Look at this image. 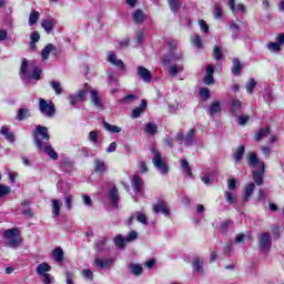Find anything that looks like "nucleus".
<instances>
[{"instance_id":"f257e3e1","label":"nucleus","mask_w":284,"mask_h":284,"mask_svg":"<svg viewBox=\"0 0 284 284\" xmlns=\"http://www.w3.org/2000/svg\"><path fill=\"white\" fill-rule=\"evenodd\" d=\"M50 141V133H48V128L38 125L37 131L34 132V143L36 148L48 154L50 159L57 161L59 159V154L54 151L52 145L48 144Z\"/></svg>"},{"instance_id":"f03ea898","label":"nucleus","mask_w":284,"mask_h":284,"mask_svg":"<svg viewBox=\"0 0 284 284\" xmlns=\"http://www.w3.org/2000/svg\"><path fill=\"white\" fill-rule=\"evenodd\" d=\"M169 47L171 48V52L163 57V65H170V63H174V61H181V59H183V52L179 50V42L170 40Z\"/></svg>"},{"instance_id":"7ed1b4c3","label":"nucleus","mask_w":284,"mask_h":284,"mask_svg":"<svg viewBox=\"0 0 284 284\" xmlns=\"http://www.w3.org/2000/svg\"><path fill=\"white\" fill-rule=\"evenodd\" d=\"M151 152L153 154V159H152L153 165L158 170V172L162 176H165V174H169L170 165H168V162H165V158H163V155H161V153L155 149H152Z\"/></svg>"},{"instance_id":"20e7f679","label":"nucleus","mask_w":284,"mask_h":284,"mask_svg":"<svg viewBox=\"0 0 284 284\" xmlns=\"http://www.w3.org/2000/svg\"><path fill=\"white\" fill-rule=\"evenodd\" d=\"M3 236L8 240L9 247H19L21 245V231L19 229L6 230Z\"/></svg>"},{"instance_id":"39448f33","label":"nucleus","mask_w":284,"mask_h":284,"mask_svg":"<svg viewBox=\"0 0 284 284\" xmlns=\"http://www.w3.org/2000/svg\"><path fill=\"white\" fill-rule=\"evenodd\" d=\"M51 270L52 266H50L48 262H43L36 267V273L38 274V276H41L44 284H52V276H50V273H48Z\"/></svg>"},{"instance_id":"423d86ee","label":"nucleus","mask_w":284,"mask_h":284,"mask_svg":"<svg viewBox=\"0 0 284 284\" xmlns=\"http://www.w3.org/2000/svg\"><path fill=\"white\" fill-rule=\"evenodd\" d=\"M257 245L261 252H270L272 250V234L263 232L257 235Z\"/></svg>"},{"instance_id":"0eeeda50","label":"nucleus","mask_w":284,"mask_h":284,"mask_svg":"<svg viewBox=\"0 0 284 284\" xmlns=\"http://www.w3.org/2000/svg\"><path fill=\"white\" fill-rule=\"evenodd\" d=\"M39 110L41 112V114H43V116H48V118H52L54 116V104H52V102L45 101V99L40 98L39 99Z\"/></svg>"},{"instance_id":"6e6552de","label":"nucleus","mask_w":284,"mask_h":284,"mask_svg":"<svg viewBox=\"0 0 284 284\" xmlns=\"http://www.w3.org/2000/svg\"><path fill=\"white\" fill-rule=\"evenodd\" d=\"M21 72L22 75L27 79H34L36 81H39V79H41V69H39V67H36L32 71V74H30V72L28 71V60L26 59L22 60Z\"/></svg>"},{"instance_id":"1a4fd4ad","label":"nucleus","mask_w":284,"mask_h":284,"mask_svg":"<svg viewBox=\"0 0 284 284\" xmlns=\"http://www.w3.org/2000/svg\"><path fill=\"white\" fill-rule=\"evenodd\" d=\"M90 92V87L85 85L84 89L80 90L77 94H71L68 97L70 101V105H77V103H81L85 101V97Z\"/></svg>"},{"instance_id":"9d476101","label":"nucleus","mask_w":284,"mask_h":284,"mask_svg":"<svg viewBox=\"0 0 284 284\" xmlns=\"http://www.w3.org/2000/svg\"><path fill=\"white\" fill-rule=\"evenodd\" d=\"M246 163L248 168L258 170L265 168V163L258 160V156L254 152H248L246 155Z\"/></svg>"},{"instance_id":"9b49d317","label":"nucleus","mask_w":284,"mask_h":284,"mask_svg":"<svg viewBox=\"0 0 284 284\" xmlns=\"http://www.w3.org/2000/svg\"><path fill=\"white\" fill-rule=\"evenodd\" d=\"M94 265L95 267H99V270H110V267L114 265V258L113 257H109V258L95 257Z\"/></svg>"},{"instance_id":"f8f14e48","label":"nucleus","mask_w":284,"mask_h":284,"mask_svg":"<svg viewBox=\"0 0 284 284\" xmlns=\"http://www.w3.org/2000/svg\"><path fill=\"white\" fill-rule=\"evenodd\" d=\"M108 62L111 63V65L119 68V70H125V63H123L121 59H118L115 52L111 51L108 53Z\"/></svg>"},{"instance_id":"ddd939ff","label":"nucleus","mask_w":284,"mask_h":284,"mask_svg":"<svg viewBox=\"0 0 284 284\" xmlns=\"http://www.w3.org/2000/svg\"><path fill=\"white\" fill-rule=\"evenodd\" d=\"M227 6L233 14H236V12H241V14H245V12H247V8H245V4L243 3L236 4V0H229Z\"/></svg>"},{"instance_id":"4468645a","label":"nucleus","mask_w":284,"mask_h":284,"mask_svg":"<svg viewBox=\"0 0 284 284\" xmlns=\"http://www.w3.org/2000/svg\"><path fill=\"white\" fill-rule=\"evenodd\" d=\"M61 207H63V202L61 200H51V212L54 219L61 216Z\"/></svg>"},{"instance_id":"2eb2a0df","label":"nucleus","mask_w":284,"mask_h":284,"mask_svg":"<svg viewBox=\"0 0 284 284\" xmlns=\"http://www.w3.org/2000/svg\"><path fill=\"white\" fill-rule=\"evenodd\" d=\"M57 26V20L54 19H43L41 20V28L47 32V34H51L52 30Z\"/></svg>"},{"instance_id":"dca6fc26","label":"nucleus","mask_w":284,"mask_h":284,"mask_svg":"<svg viewBox=\"0 0 284 284\" xmlns=\"http://www.w3.org/2000/svg\"><path fill=\"white\" fill-rule=\"evenodd\" d=\"M265 174V166L257 169V171H252L253 181L256 185H263V176Z\"/></svg>"},{"instance_id":"f3484780","label":"nucleus","mask_w":284,"mask_h":284,"mask_svg":"<svg viewBox=\"0 0 284 284\" xmlns=\"http://www.w3.org/2000/svg\"><path fill=\"white\" fill-rule=\"evenodd\" d=\"M134 219H136V221L139 223H142V225H146V223H148V216L144 213L135 212L129 219V221H128L129 225H132Z\"/></svg>"},{"instance_id":"a211bd4d","label":"nucleus","mask_w":284,"mask_h":284,"mask_svg":"<svg viewBox=\"0 0 284 284\" xmlns=\"http://www.w3.org/2000/svg\"><path fill=\"white\" fill-rule=\"evenodd\" d=\"M138 74L144 83H150V81H152V74L145 67H138Z\"/></svg>"},{"instance_id":"6ab92c4d","label":"nucleus","mask_w":284,"mask_h":284,"mask_svg":"<svg viewBox=\"0 0 284 284\" xmlns=\"http://www.w3.org/2000/svg\"><path fill=\"white\" fill-rule=\"evenodd\" d=\"M90 99L94 108H97L98 110H101V108H103L101 95H99V92H97V90H91Z\"/></svg>"},{"instance_id":"aec40b11","label":"nucleus","mask_w":284,"mask_h":284,"mask_svg":"<svg viewBox=\"0 0 284 284\" xmlns=\"http://www.w3.org/2000/svg\"><path fill=\"white\" fill-rule=\"evenodd\" d=\"M222 106L221 102L214 101L209 105L207 114L211 116H216V114H221Z\"/></svg>"},{"instance_id":"412c9836","label":"nucleus","mask_w":284,"mask_h":284,"mask_svg":"<svg viewBox=\"0 0 284 284\" xmlns=\"http://www.w3.org/2000/svg\"><path fill=\"white\" fill-rule=\"evenodd\" d=\"M54 51H57V47L54 44H47L41 52L42 61H48V59L50 58V53Z\"/></svg>"},{"instance_id":"4be33fe9","label":"nucleus","mask_w":284,"mask_h":284,"mask_svg":"<svg viewBox=\"0 0 284 284\" xmlns=\"http://www.w3.org/2000/svg\"><path fill=\"white\" fill-rule=\"evenodd\" d=\"M109 197L111 201V204L116 207V205H119V189H116V186H113L110 192H109Z\"/></svg>"},{"instance_id":"5701e85b","label":"nucleus","mask_w":284,"mask_h":284,"mask_svg":"<svg viewBox=\"0 0 284 284\" xmlns=\"http://www.w3.org/2000/svg\"><path fill=\"white\" fill-rule=\"evenodd\" d=\"M148 108V101L142 100L139 108L134 109L132 111V119H139L143 112H145V109Z\"/></svg>"},{"instance_id":"b1692460","label":"nucleus","mask_w":284,"mask_h":284,"mask_svg":"<svg viewBox=\"0 0 284 284\" xmlns=\"http://www.w3.org/2000/svg\"><path fill=\"white\" fill-rule=\"evenodd\" d=\"M214 67L207 65L206 67V75L204 78L205 85H212L214 83Z\"/></svg>"},{"instance_id":"393cba45","label":"nucleus","mask_w":284,"mask_h":284,"mask_svg":"<svg viewBox=\"0 0 284 284\" xmlns=\"http://www.w3.org/2000/svg\"><path fill=\"white\" fill-rule=\"evenodd\" d=\"M154 214H164V216H170V210L165 206V203L160 202L153 209Z\"/></svg>"},{"instance_id":"a878e982","label":"nucleus","mask_w":284,"mask_h":284,"mask_svg":"<svg viewBox=\"0 0 284 284\" xmlns=\"http://www.w3.org/2000/svg\"><path fill=\"white\" fill-rule=\"evenodd\" d=\"M243 103L241 102V100H233L231 103V113L233 114V116H239V114H241V108H242Z\"/></svg>"},{"instance_id":"bb28decb","label":"nucleus","mask_w":284,"mask_h":284,"mask_svg":"<svg viewBox=\"0 0 284 284\" xmlns=\"http://www.w3.org/2000/svg\"><path fill=\"white\" fill-rule=\"evenodd\" d=\"M105 243H108L105 237H101L95 242L94 250L97 254H103V252H105Z\"/></svg>"},{"instance_id":"cd10ccee","label":"nucleus","mask_w":284,"mask_h":284,"mask_svg":"<svg viewBox=\"0 0 284 284\" xmlns=\"http://www.w3.org/2000/svg\"><path fill=\"white\" fill-rule=\"evenodd\" d=\"M224 196H225V201H226V203H229V205H234L239 199V195L232 191H225Z\"/></svg>"},{"instance_id":"c85d7f7f","label":"nucleus","mask_w":284,"mask_h":284,"mask_svg":"<svg viewBox=\"0 0 284 284\" xmlns=\"http://www.w3.org/2000/svg\"><path fill=\"white\" fill-rule=\"evenodd\" d=\"M133 187L135 194H141V192H143V180H141L139 175L133 176Z\"/></svg>"},{"instance_id":"c756f323","label":"nucleus","mask_w":284,"mask_h":284,"mask_svg":"<svg viewBox=\"0 0 284 284\" xmlns=\"http://www.w3.org/2000/svg\"><path fill=\"white\" fill-rule=\"evenodd\" d=\"M0 134L7 139L10 143H14V133L10 132L8 126H2L0 130Z\"/></svg>"},{"instance_id":"7c9ffc66","label":"nucleus","mask_w":284,"mask_h":284,"mask_svg":"<svg viewBox=\"0 0 284 284\" xmlns=\"http://www.w3.org/2000/svg\"><path fill=\"white\" fill-rule=\"evenodd\" d=\"M243 154H245V146H237L236 152L234 153V162L241 163V161H243Z\"/></svg>"},{"instance_id":"2f4dec72","label":"nucleus","mask_w":284,"mask_h":284,"mask_svg":"<svg viewBox=\"0 0 284 284\" xmlns=\"http://www.w3.org/2000/svg\"><path fill=\"white\" fill-rule=\"evenodd\" d=\"M254 190H256V185L254 183L246 184L244 201H250V197L254 194Z\"/></svg>"},{"instance_id":"473e14b6","label":"nucleus","mask_w":284,"mask_h":284,"mask_svg":"<svg viewBox=\"0 0 284 284\" xmlns=\"http://www.w3.org/2000/svg\"><path fill=\"white\" fill-rule=\"evenodd\" d=\"M94 170L95 172H99L100 174H103V172H105V170H108V168L105 166V162L97 159L94 160Z\"/></svg>"},{"instance_id":"72a5a7b5","label":"nucleus","mask_w":284,"mask_h":284,"mask_svg":"<svg viewBox=\"0 0 284 284\" xmlns=\"http://www.w3.org/2000/svg\"><path fill=\"white\" fill-rule=\"evenodd\" d=\"M52 256H53L55 263H61V261H63V248L55 247L52 252Z\"/></svg>"},{"instance_id":"f704fd0d","label":"nucleus","mask_w":284,"mask_h":284,"mask_svg":"<svg viewBox=\"0 0 284 284\" xmlns=\"http://www.w3.org/2000/svg\"><path fill=\"white\" fill-rule=\"evenodd\" d=\"M134 23H143L145 21V13L142 10H136L133 13Z\"/></svg>"},{"instance_id":"c9c22d12","label":"nucleus","mask_w":284,"mask_h":284,"mask_svg":"<svg viewBox=\"0 0 284 284\" xmlns=\"http://www.w3.org/2000/svg\"><path fill=\"white\" fill-rule=\"evenodd\" d=\"M129 270H131V273L134 276H141L143 273V266H141V264H131L129 265Z\"/></svg>"},{"instance_id":"e433bc0d","label":"nucleus","mask_w":284,"mask_h":284,"mask_svg":"<svg viewBox=\"0 0 284 284\" xmlns=\"http://www.w3.org/2000/svg\"><path fill=\"white\" fill-rule=\"evenodd\" d=\"M114 243L116 247H120V250H123L125 247V244L128 243L126 237H123V235H116L114 237Z\"/></svg>"},{"instance_id":"4c0bfd02","label":"nucleus","mask_w":284,"mask_h":284,"mask_svg":"<svg viewBox=\"0 0 284 284\" xmlns=\"http://www.w3.org/2000/svg\"><path fill=\"white\" fill-rule=\"evenodd\" d=\"M40 17L41 13H39V11H32L29 16V26H37Z\"/></svg>"},{"instance_id":"58836bf2","label":"nucleus","mask_w":284,"mask_h":284,"mask_svg":"<svg viewBox=\"0 0 284 284\" xmlns=\"http://www.w3.org/2000/svg\"><path fill=\"white\" fill-rule=\"evenodd\" d=\"M180 163H181V168L185 172V174H187V176L192 178V169L190 168V162H187V160H185V159H181Z\"/></svg>"},{"instance_id":"ea45409f","label":"nucleus","mask_w":284,"mask_h":284,"mask_svg":"<svg viewBox=\"0 0 284 284\" xmlns=\"http://www.w3.org/2000/svg\"><path fill=\"white\" fill-rule=\"evenodd\" d=\"M270 134V128L261 129L257 133H255L254 138L255 141H261L262 139H265Z\"/></svg>"},{"instance_id":"a19ab883","label":"nucleus","mask_w":284,"mask_h":284,"mask_svg":"<svg viewBox=\"0 0 284 284\" xmlns=\"http://www.w3.org/2000/svg\"><path fill=\"white\" fill-rule=\"evenodd\" d=\"M193 270L194 272H196L197 274H203V261H201V258H195L193 262Z\"/></svg>"},{"instance_id":"79ce46f5","label":"nucleus","mask_w":284,"mask_h":284,"mask_svg":"<svg viewBox=\"0 0 284 284\" xmlns=\"http://www.w3.org/2000/svg\"><path fill=\"white\" fill-rule=\"evenodd\" d=\"M169 6H170L172 12H174V14H176V12H179V10H181V0H169Z\"/></svg>"},{"instance_id":"37998d69","label":"nucleus","mask_w":284,"mask_h":284,"mask_svg":"<svg viewBox=\"0 0 284 284\" xmlns=\"http://www.w3.org/2000/svg\"><path fill=\"white\" fill-rule=\"evenodd\" d=\"M88 141L93 143L95 146L99 145V131H91L88 135Z\"/></svg>"},{"instance_id":"c03bdc74","label":"nucleus","mask_w":284,"mask_h":284,"mask_svg":"<svg viewBox=\"0 0 284 284\" xmlns=\"http://www.w3.org/2000/svg\"><path fill=\"white\" fill-rule=\"evenodd\" d=\"M104 129L108 130V132H111L112 134H119L121 132V126L112 125L108 122H104Z\"/></svg>"},{"instance_id":"a18cd8bd","label":"nucleus","mask_w":284,"mask_h":284,"mask_svg":"<svg viewBox=\"0 0 284 284\" xmlns=\"http://www.w3.org/2000/svg\"><path fill=\"white\" fill-rule=\"evenodd\" d=\"M194 132H195L194 129H191L186 134V136L184 138L186 146H190L192 145V143H194Z\"/></svg>"},{"instance_id":"49530a36","label":"nucleus","mask_w":284,"mask_h":284,"mask_svg":"<svg viewBox=\"0 0 284 284\" xmlns=\"http://www.w3.org/2000/svg\"><path fill=\"white\" fill-rule=\"evenodd\" d=\"M178 72H183V67L173 64L169 69L170 77H176Z\"/></svg>"},{"instance_id":"de8ad7c7","label":"nucleus","mask_w":284,"mask_h":284,"mask_svg":"<svg viewBox=\"0 0 284 284\" xmlns=\"http://www.w3.org/2000/svg\"><path fill=\"white\" fill-rule=\"evenodd\" d=\"M29 116H30V110H28V109H20L18 111V119H19V121H23L26 119H29Z\"/></svg>"},{"instance_id":"09e8293b","label":"nucleus","mask_w":284,"mask_h":284,"mask_svg":"<svg viewBox=\"0 0 284 284\" xmlns=\"http://www.w3.org/2000/svg\"><path fill=\"white\" fill-rule=\"evenodd\" d=\"M271 232L273 235V240L276 241V239H281V232H283V230L281 229V226L275 225L272 226Z\"/></svg>"},{"instance_id":"8fccbe9b","label":"nucleus","mask_w":284,"mask_h":284,"mask_svg":"<svg viewBox=\"0 0 284 284\" xmlns=\"http://www.w3.org/2000/svg\"><path fill=\"white\" fill-rule=\"evenodd\" d=\"M156 130H158V126H156V124H154V123H148V124L145 125V132H146V134L154 135V134H156Z\"/></svg>"},{"instance_id":"3c124183","label":"nucleus","mask_w":284,"mask_h":284,"mask_svg":"<svg viewBox=\"0 0 284 284\" xmlns=\"http://www.w3.org/2000/svg\"><path fill=\"white\" fill-rule=\"evenodd\" d=\"M232 73L237 77V74H241V61L237 59L233 61V69Z\"/></svg>"},{"instance_id":"603ef678","label":"nucleus","mask_w":284,"mask_h":284,"mask_svg":"<svg viewBox=\"0 0 284 284\" xmlns=\"http://www.w3.org/2000/svg\"><path fill=\"white\" fill-rule=\"evenodd\" d=\"M51 88L54 90L55 94H61L63 92V88H61V83L57 81H51Z\"/></svg>"},{"instance_id":"864d4df0","label":"nucleus","mask_w":284,"mask_h":284,"mask_svg":"<svg viewBox=\"0 0 284 284\" xmlns=\"http://www.w3.org/2000/svg\"><path fill=\"white\" fill-rule=\"evenodd\" d=\"M74 202V196L72 194H69L64 197V205L67 210H72V203Z\"/></svg>"},{"instance_id":"5fc2aeb1","label":"nucleus","mask_w":284,"mask_h":284,"mask_svg":"<svg viewBox=\"0 0 284 284\" xmlns=\"http://www.w3.org/2000/svg\"><path fill=\"white\" fill-rule=\"evenodd\" d=\"M213 14L215 19H221L223 17V9L221 8V4L217 3L214 6Z\"/></svg>"},{"instance_id":"6e6d98bb","label":"nucleus","mask_w":284,"mask_h":284,"mask_svg":"<svg viewBox=\"0 0 284 284\" xmlns=\"http://www.w3.org/2000/svg\"><path fill=\"white\" fill-rule=\"evenodd\" d=\"M254 88H256V81L254 79H250L246 83V92L252 94L254 92Z\"/></svg>"},{"instance_id":"4d7b16f0","label":"nucleus","mask_w":284,"mask_h":284,"mask_svg":"<svg viewBox=\"0 0 284 284\" xmlns=\"http://www.w3.org/2000/svg\"><path fill=\"white\" fill-rule=\"evenodd\" d=\"M10 194V186L6 184H0V199H3V196H8Z\"/></svg>"},{"instance_id":"13d9d810","label":"nucleus","mask_w":284,"mask_h":284,"mask_svg":"<svg viewBox=\"0 0 284 284\" xmlns=\"http://www.w3.org/2000/svg\"><path fill=\"white\" fill-rule=\"evenodd\" d=\"M213 57L216 59V61H221L223 59V52L221 50V47H215L213 50Z\"/></svg>"},{"instance_id":"bf43d9fd","label":"nucleus","mask_w":284,"mask_h":284,"mask_svg":"<svg viewBox=\"0 0 284 284\" xmlns=\"http://www.w3.org/2000/svg\"><path fill=\"white\" fill-rule=\"evenodd\" d=\"M267 50L271 52H278V50H281V44L278 42H270L267 44Z\"/></svg>"},{"instance_id":"052dcab7","label":"nucleus","mask_w":284,"mask_h":284,"mask_svg":"<svg viewBox=\"0 0 284 284\" xmlns=\"http://www.w3.org/2000/svg\"><path fill=\"white\" fill-rule=\"evenodd\" d=\"M193 45L195 48H203V42L201 41V37L199 36H193L192 39H191Z\"/></svg>"},{"instance_id":"680f3d73","label":"nucleus","mask_w":284,"mask_h":284,"mask_svg":"<svg viewBox=\"0 0 284 284\" xmlns=\"http://www.w3.org/2000/svg\"><path fill=\"white\" fill-rule=\"evenodd\" d=\"M82 276L87 278V281H92L94 278V274L90 268H85L82 271Z\"/></svg>"},{"instance_id":"e2e57ef3","label":"nucleus","mask_w":284,"mask_h":284,"mask_svg":"<svg viewBox=\"0 0 284 284\" xmlns=\"http://www.w3.org/2000/svg\"><path fill=\"white\" fill-rule=\"evenodd\" d=\"M250 122V115H241L239 119H237V123L239 125H245L246 123Z\"/></svg>"},{"instance_id":"0e129e2a","label":"nucleus","mask_w":284,"mask_h":284,"mask_svg":"<svg viewBox=\"0 0 284 284\" xmlns=\"http://www.w3.org/2000/svg\"><path fill=\"white\" fill-rule=\"evenodd\" d=\"M139 237V234L136 233V231H132L128 234L126 242L130 243V241H136V239Z\"/></svg>"},{"instance_id":"69168bd1","label":"nucleus","mask_w":284,"mask_h":284,"mask_svg":"<svg viewBox=\"0 0 284 284\" xmlns=\"http://www.w3.org/2000/svg\"><path fill=\"white\" fill-rule=\"evenodd\" d=\"M82 201L87 207H92V197L90 195H82Z\"/></svg>"},{"instance_id":"338daca9","label":"nucleus","mask_w":284,"mask_h":284,"mask_svg":"<svg viewBox=\"0 0 284 284\" xmlns=\"http://www.w3.org/2000/svg\"><path fill=\"white\" fill-rule=\"evenodd\" d=\"M65 277H67V284H74V273L67 272Z\"/></svg>"},{"instance_id":"774afa93","label":"nucleus","mask_w":284,"mask_h":284,"mask_svg":"<svg viewBox=\"0 0 284 284\" xmlns=\"http://www.w3.org/2000/svg\"><path fill=\"white\" fill-rule=\"evenodd\" d=\"M200 97H202V99H210V89L207 88L201 89Z\"/></svg>"}]
</instances>
